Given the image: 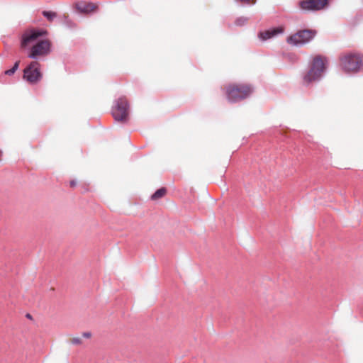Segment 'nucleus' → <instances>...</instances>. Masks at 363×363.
<instances>
[{
  "mask_svg": "<svg viewBox=\"0 0 363 363\" xmlns=\"http://www.w3.org/2000/svg\"><path fill=\"white\" fill-rule=\"evenodd\" d=\"M40 65L38 62H32L25 69L23 78L30 84H35L42 78V74L40 72Z\"/></svg>",
  "mask_w": 363,
  "mask_h": 363,
  "instance_id": "6",
  "label": "nucleus"
},
{
  "mask_svg": "<svg viewBox=\"0 0 363 363\" xmlns=\"http://www.w3.org/2000/svg\"><path fill=\"white\" fill-rule=\"evenodd\" d=\"M326 57L316 55L313 57L310 69L303 77V82L308 84L318 80L326 69Z\"/></svg>",
  "mask_w": 363,
  "mask_h": 363,
  "instance_id": "1",
  "label": "nucleus"
},
{
  "mask_svg": "<svg viewBox=\"0 0 363 363\" xmlns=\"http://www.w3.org/2000/svg\"><path fill=\"white\" fill-rule=\"evenodd\" d=\"M128 103L125 98H119L112 108L114 119L120 122H125L128 118Z\"/></svg>",
  "mask_w": 363,
  "mask_h": 363,
  "instance_id": "4",
  "label": "nucleus"
},
{
  "mask_svg": "<svg viewBox=\"0 0 363 363\" xmlns=\"http://www.w3.org/2000/svg\"><path fill=\"white\" fill-rule=\"evenodd\" d=\"M328 4V0H303L299 2L300 8L305 11H320Z\"/></svg>",
  "mask_w": 363,
  "mask_h": 363,
  "instance_id": "8",
  "label": "nucleus"
},
{
  "mask_svg": "<svg viewBox=\"0 0 363 363\" xmlns=\"http://www.w3.org/2000/svg\"><path fill=\"white\" fill-rule=\"evenodd\" d=\"M19 63H20L19 61L16 62L14 65L13 66V67L10 69L6 70L5 72V74L7 75H11V74H14V72L17 70V69L19 66Z\"/></svg>",
  "mask_w": 363,
  "mask_h": 363,
  "instance_id": "14",
  "label": "nucleus"
},
{
  "mask_svg": "<svg viewBox=\"0 0 363 363\" xmlns=\"http://www.w3.org/2000/svg\"><path fill=\"white\" fill-rule=\"evenodd\" d=\"M284 31V26H279L277 28H272L269 30L261 31L258 34V37L262 41L271 39L279 34L283 33Z\"/></svg>",
  "mask_w": 363,
  "mask_h": 363,
  "instance_id": "10",
  "label": "nucleus"
},
{
  "mask_svg": "<svg viewBox=\"0 0 363 363\" xmlns=\"http://www.w3.org/2000/svg\"><path fill=\"white\" fill-rule=\"evenodd\" d=\"M82 336L86 338H89V337H91V333L86 332V333H83Z\"/></svg>",
  "mask_w": 363,
  "mask_h": 363,
  "instance_id": "16",
  "label": "nucleus"
},
{
  "mask_svg": "<svg viewBox=\"0 0 363 363\" xmlns=\"http://www.w3.org/2000/svg\"><path fill=\"white\" fill-rule=\"evenodd\" d=\"M46 34V30H38L34 29L27 30L22 35L21 47L22 48H26L35 42L39 37L43 36Z\"/></svg>",
  "mask_w": 363,
  "mask_h": 363,
  "instance_id": "7",
  "label": "nucleus"
},
{
  "mask_svg": "<svg viewBox=\"0 0 363 363\" xmlns=\"http://www.w3.org/2000/svg\"><path fill=\"white\" fill-rule=\"evenodd\" d=\"M50 42L48 40H43L33 45L28 57L35 58L38 56L45 55L50 52Z\"/></svg>",
  "mask_w": 363,
  "mask_h": 363,
  "instance_id": "9",
  "label": "nucleus"
},
{
  "mask_svg": "<svg viewBox=\"0 0 363 363\" xmlns=\"http://www.w3.org/2000/svg\"><path fill=\"white\" fill-rule=\"evenodd\" d=\"M43 15L50 21H53V19L57 16V13L53 11H43Z\"/></svg>",
  "mask_w": 363,
  "mask_h": 363,
  "instance_id": "13",
  "label": "nucleus"
},
{
  "mask_svg": "<svg viewBox=\"0 0 363 363\" xmlns=\"http://www.w3.org/2000/svg\"><path fill=\"white\" fill-rule=\"evenodd\" d=\"M252 91L250 86L245 84H230L225 87V94L230 102H237L247 98Z\"/></svg>",
  "mask_w": 363,
  "mask_h": 363,
  "instance_id": "2",
  "label": "nucleus"
},
{
  "mask_svg": "<svg viewBox=\"0 0 363 363\" xmlns=\"http://www.w3.org/2000/svg\"><path fill=\"white\" fill-rule=\"evenodd\" d=\"M75 9L80 13H89L97 9V6L91 2L79 1L74 5Z\"/></svg>",
  "mask_w": 363,
  "mask_h": 363,
  "instance_id": "11",
  "label": "nucleus"
},
{
  "mask_svg": "<svg viewBox=\"0 0 363 363\" xmlns=\"http://www.w3.org/2000/svg\"><path fill=\"white\" fill-rule=\"evenodd\" d=\"M167 194V189L164 187L160 188L157 190L151 196L152 200H158L163 196H164Z\"/></svg>",
  "mask_w": 363,
  "mask_h": 363,
  "instance_id": "12",
  "label": "nucleus"
},
{
  "mask_svg": "<svg viewBox=\"0 0 363 363\" xmlns=\"http://www.w3.org/2000/svg\"><path fill=\"white\" fill-rule=\"evenodd\" d=\"M76 185H77V182L76 181H74V180L70 181L69 186L71 187H74Z\"/></svg>",
  "mask_w": 363,
  "mask_h": 363,
  "instance_id": "17",
  "label": "nucleus"
},
{
  "mask_svg": "<svg viewBox=\"0 0 363 363\" xmlns=\"http://www.w3.org/2000/svg\"><path fill=\"white\" fill-rule=\"evenodd\" d=\"M70 342L73 345H81L82 340L79 337H75L70 339Z\"/></svg>",
  "mask_w": 363,
  "mask_h": 363,
  "instance_id": "15",
  "label": "nucleus"
},
{
  "mask_svg": "<svg viewBox=\"0 0 363 363\" xmlns=\"http://www.w3.org/2000/svg\"><path fill=\"white\" fill-rule=\"evenodd\" d=\"M316 31L310 29L301 30L290 35L287 38V43L294 45L307 43L314 38Z\"/></svg>",
  "mask_w": 363,
  "mask_h": 363,
  "instance_id": "5",
  "label": "nucleus"
},
{
  "mask_svg": "<svg viewBox=\"0 0 363 363\" xmlns=\"http://www.w3.org/2000/svg\"><path fill=\"white\" fill-rule=\"evenodd\" d=\"M239 21H240V20H238V21H237V23H236L238 25H240V23H239Z\"/></svg>",
  "mask_w": 363,
  "mask_h": 363,
  "instance_id": "19",
  "label": "nucleus"
},
{
  "mask_svg": "<svg viewBox=\"0 0 363 363\" xmlns=\"http://www.w3.org/2000/svg\"><path fill=\"white\" fill-rule=\"evenodd\" d=\"M340 66L347 72H357L362 65V57L356 53H345L340 57Z\"/></svg>",
  "mask_w": 363,
  "mask_h": 363,
  "instance_id": "3",
  "label": "nucleus"
},
{
  "mask_svg": "<svg viewBox=\"0 0 363 363\" xmlns=\"http://www.w3.org/2000/svg\"><path fill=\"white\" fill-rule=\"evenodd\" d=\"M3 152L0 150V162L2 160Z\"/></svg>",
  "mask_w": 363,
  "mask_h": 363,
  "instance_id": "18",
  "label": "nucleus"
}]
</instances>
